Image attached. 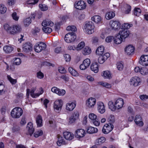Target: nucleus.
Instances as JSON below:
<instances>
[{
	"mask_svg": "<svg viewBox=\"0 0 148 148\" xmlns=\"http://www.w3.org/2000/svg\"><path fill=\"white\" fill-rule=\"evenodd\" d=\"M91 20L96 23H101L102 18L98 15H95L91 18Z\"/></svg>",
	"mask_w": 148,
	"mask_h": 148,
	"instance_id": "nucleus-28",
	"label": "nucleus"
},
{
	"mask_svg": "<svg viewBox=\"0 0 148 148\" xmlns=\"http://www.w3.org/2000/svg\"><path fill=\"white\" fill-rule=\"evenodd\" d=\"M77 28L74 25L69 26L66 27V30L68 31H71L75 32L77 30Z\"/></svg>",
	"mask_w": 148,
	"mask_h": 148,
	"instance_id": "nucleus-47",
	"label": "nucleus"
},
{
	"mask_svg": "<svg viewBox=\"0 0 148 148\" xmlns=\"http://www.w3.org/2000/svg\"><path fill=\"white\" fill-rule=\"evenodd\" d=\"M63 135L64 138L67 140H71L74 138L73 134L70 132L65 131L63 133Z\"/></svg>",
	"mask_w": 148,
	"mask_h": 148,
	"instance_id": "nucleus-21",
	"label": "nucleus"
},
{
	"mask_svg": "<svg viewBox=\"0 0 148 148\" xmlns=\"http://www.w3.org/2000/svg\"><path fill=\"white\" fill-rule=\"evenodd\" d=\"M113 39V37L112 36H109L106 38V41L107 42H110L112 41Z\"/></svg>",
	"mask_w": 148,
	"mask_h": 148,
	"instance_id": "nucleus-62",
	"label": "nucleus"
},
{
	"mask_svg": "<svg viewBox=\"0 0 148 148\" xmlns=\"http://www.w3.org/2000/svg\"><path fill=\"white\" fill-rule=\"evenodd\" d=\"M86 134L85 130H76L75 136L76 138L79 139L83 137Z\"/></svg>",
	"mask_w": 148,
	"mask_h": 148,
	"instance_id": "nucleus-23",
	"label": "nucleus"
},
{
	"mask_svg": "<svg viewBox=\"0 0 148 148\" xmlns=\"http://www.w3.org/2000/svg\"><path fill=\"white\" fill-rule=\"evenodd\" d=\"M43 27L42 28V29L45 33H50L52 31V29L51 28L47 26Z\"/></svg>",
	"mask_w": 148,
	"mask_h": 148,
	"instance_id": "nucleus-38",
	"label": "nucleus"
},
{
	"mask_svg": "<svg viewBox=\"0 0 148 148\" xmlns=\"http://www.w3.org/2000/svg\"><path fill=\"white\" fill-rule=\"evenodd\" d=\"M58 70L59 72L61 73H65L66 72V70L62 66H60L59 67Z\"/></svg>",
	"mask_w": 148,
	"mask_h": 148,
	"instance_id": "nucleus-54",
	"label": "nucleus"
},
{
	"mask_svg": "<svg viewBox=\"0 0 148 148\" xmlns=\"http://www.w3.org/2000/svg\"><path fill=\"white\" fill-rule=\"evenodd\" d=\"M131 85H132L135 86H138L140 82V78L138 77H135L132 78L130 81Z\"/></svg>",
	"mask_w": 148,
	"mask_h": 148,
	"instance_id": "nucleus-20",
	"label": "nucleus"
},
{
	"mask_svg": "<svg viewBox=\"0 0 148 148\" xmlns=\"http://www.w3.org/2000/svg\"><path fill=\"white\" fill-rule=\"evenodd\" d=\"M90 64V60L88 58H86L83 61L82 64L80 66V69L82 70H85L89 66Z\"/></svg>",
	"mask_w": 148,
	"mask_h": 148,
	"instance_id": "nucleus-10",
	"label": "nucleus"
},
{
	"mask_svg": "<svg viewBox=\"0 0 148 148\" xmlns=\"http://www.w3.org/2000/svg\"><path fill=\"white\" fill-rule=\"evenodd\" d=\"M7 78L8 80L12 85L15 84L17 82L16 79H14L12 78L10 75L7 76Z\"/></svg>",
	"mask_w": 148,
	"mask_h": 148,
	"instance_id": "nucleus-45",
	"label": "nucleus"
},
{
	"mask_svg": "<svg viewBox=\"0 0 148 148\" xmlns=\"http://www.w3.org/2000/svg\"><path fill=\"white\" fill-rule=\"evenodd\" d=\"M43 132L42 130H36L34 133V136L36 138H37L39 136L43 134Z\"/></svg>",
	"mask_w": 148,
	"mask_h": 148,
	"instance_id": "nucleus-41",
	"label": "nucleus"
},
{
	"mask_svg": "<svg viewBox=\"0 0 148 148\" xmlns=\"http://www.w3.org/2000/svg\"><path fill=\"white\" fill-rule=\"evenodd\" d=\"M91 52V49L88 47H86L82 50V53L84 55H88Z\"/></svg>",
	"mask_w": 148,
	"mask_h": 148,
	"instance_id": "nucleus-30",
	"label": "nucleus"
},
{
	"mask_svg": "<svg viewBox=\"0 0 148 148\" xmlns=\"http://www.w3.org/2000/svg\"><path fill=\"white\" fill-rule=\"evenodd\" d=\"M39 7L41 10L43 11L47 10L48 9L47 6L45 4H40Z\"/></svg>",
	"mask_w": 148,
	"mask_h": 148,
	"instance_id": "nucleus-51",
	"label": "nucleus"
},
{
	"mask_svg": "<svg viewBox=\"0 0 148 148\" xmlns=\"http://www.w3.org/2000/svg\"><path fill=\"white\" fill-rule=\"evenodd\" d=\"M141 10L138 8H135L134 9V14L137 16H139L141 13Z\"/></svg>",
	"mask_w": 148,
	"mask_h": 148,
	"instance_id": "nucleus-44",
	"label": "nucleus"
},
{
	"mask_svg": "<svg viewBox=\"0 0 148 148\" xmlns=\"http://www.w3.org/2000/svg\"><path fill=\"white\" fill-rule=\"evenodd\" d=\"M23 51L25 53L30 52L32 49V44L30 42L25 43L23 45Z\"/></svg>",
	"mask_w": 148,
	"mask_h": 148,
	"instance_id": "nucleus-13",
	"label": "nucleus"
},
{
	"mask_svg": "<svg viewBox=\"0 0 148 148\" xmlns=\"http://www.w3.org/2000/svg\"><path fill=\"white\" fill-rule=\"evenodd\" d=\"M139 62L140 64L143 66H148V55H142L140 57Z\"/></svg>",
	"mask_w": 148,
	"mask_h": 148,
	"instance_id": "nucleus-8",
	"label": "nucleus"
},
{
	"mask_svg": "<svg viewBox=\"0 0 148 148\" xmlns=\"http://www.w3.org/2000/svg\"><path fill=\"white\" fill-rule=\"evenodd\" d=\"M134 49L135 48L133 46L129 45L125 47V51L127 55H130L134 53Z\"/></svg>",
	"mask_w": 148,
	"mask_h": 148,
	"instance_id": "nucleus-16",
	"label": "nucleus"
},
{
	"mask_svg": "<svg viewBox=\"0 0 148 148\" xmlns=\"http://www.w3.org/2000/svg\"><path fill=\"white\" fill-rule=\"evenodd\" d=\"M35 16L34 14H32V16L27 18L23 20V24L25 27H27L31 23L32 19H34Z\"/></svg>",
	"mask_w": 148,
	"mask_h": 148,
	"instance_id": "nucleus-17",
	"label": "nucleus"
},
{
	"mask_svg": "<svg viewBox=\"0 0 148 148\" xmlns=\"http://www.w3.org/2000/svg\"><path fill=\"white\" fill-rule=\"evenodd\" d=\"M43 74L40 71H39L37 73V77L39 78L42 79L43 78Z\"/></svg>",
	"mask_w": 148,
	"mask_h": 148,
	"instance_id": "nucleus-60",
	"label": "nucleus"
},
{
	"mask_svg": "<svg viewBox=\"0 0 148 148\" xmlns=\"http://www.w3.org/2000/svg\"><path fill=\"white\" fill-rule=\"evenodd\" d=\"M123 40V39L118 35L114 38V41L115 44H119L121 43Z\"/></svg>",
	"mask_w": 148,
	"mask_h": 148,
	"instance_id": "nucleus-34",
	"label": "nucleus"
},
{
	"mask_svg": "<svg viewBox=\"0 0 148 148\" xmlns=\"http://www.w3.org/2000/svg\"><path fill=\"white\" fill-rule=\"evenodd\" d=\"M36 121L37 127H41L42 126V119L41 115L39 114L37 116Z\"/></svg>",
	"mask_w": 148,
	"mask_h": 148,
	"instance_id": "nucleus-26",
	"label": "nucleus"
},
{
	"mask_svg": "<svg viewBox=\"0 0 148 148\" xmlns=\"http://www.w3.org/2000/svg\"><path fill=\"white\" fill-rule=\"evenodd\" d=\"M85 46V43L83 41L80 42L76 47V50L79 51L82 49Z\"/></svg>",
	"mask_w": 148,
	"mask_h": 148,
	"instance_id": "nucleus-40",
	"label": "nucleus"
},
{
	"mask_svg": "<svg viewBox=\"0 0 148 148\" xmlns=\"http://www.w3.org/2000/svg\"><path fill=\"white\" fill-rule=\"evenodd\" d=\"M63 105L62 101L61 100H58L56 101L54 103V109L56 111L60 110Z\"/></svg>",
	"mask_w": 148,
	"mask_h": 148,
	"instance_id": "nucleus-12",
	"label": "nucleus"
},
{
	"mask_svg": "<svg viewBox=\"0 0 148 148\" xmlns=\"http://www.w3.org/2000/svg\"><path fill=\"white\" fill-rule=\"evenodd\" d=\"M23 114L22 109L19 107H16L13 108L11 113V116L14 118H19Z\"/></svg>",
	"mask_w": 148,
	"mask_h": 148,
	"instance_id": "nucleus-3",
	"label": "nucleus"
},
{
	"mask_svg": "<svg viewBox=\"0 0 148 148\" xmlns=\"http://www.w3.org/2000/svg\"><path fill=\"white\" fill-rule=\"evenodd\" d=\"M42 25L43 26H50L52 27L53 25V23L49 20H46L42 22Z\"/></svg>",
	"mask_w": 148,
	"mask_h": 148,
	"instance_id": "nucleus-29",
	"label": "nucleus"
},
{
	"mask_svg": "<svg viewBox=\"0 0 148 148\" xmlns=\"http://www.w3.org/2000/svg\"><path fill=\"white\" fill-rule=\"evenodd\" d=\"M91 70L95 73H97L99 71L98 65L97 62L93 63L90 66Z\"/></svg>",
	"mask_w": 148,
	"mask_h": 148,
	"instance_id": "nucleus-27",
	"label": "nucleus"
},
{
	"mask_svg": "<svg viewBox=\"0 0 148 148\" xmlns=\"http://www.w3.org/2000/svg\"><path fill=\"white\" fill-rule=\"evenodd\" d=\"M66 92L64 90H60L59 89L57 94L60 96H63L65 93Z\"/></svg>",
	"mask_w": 148,
	"mask_h": 148,
	"instance_id": "nucleus-55",
	"label": "nucleus"
},
{
	"mask_svg": "<svg viewBox=\"0 0 148 148\" xmlns=\"http://www.w3.org/2000/svg\"><path fill=\"white\" fill-rule=\"evenodd\" d=\"M5 30L9 34L15 35L20 33L22 30L21 26L18 25H14L10 26L8 24L4 25Z\"/></svg>",
	"mask_w": 148,
	"mask_h": 148,
	"instance_id": "nucleus-1",
	"label": "nucleus"
},
{
	"mask_svg": "<svg viewBox=\"0 0 148 148\" xmlns=\"http://www.w3.org/2000/svg\"><path fill=\"white\" fill-rule=\"evenodd\" d=\"M140 73L142 75H145L148 73V69L146 67H142L140 69Z\"/></svg>",
	"mask_w": 148,
	"mask_h": 148,
	"instance_id": "nucleus-42",
	"label": "nucleus"
},
{
	"mask_svg": "<svg viewBox=\"0 0 148 148\" xmlns=\"http://www.w3.org/2000/svg\"><path fill=\"white\" fill-rule=\"evenodd\" d=\"M57 136L58 140L57 142V144L58 146H60L62 145L66 144L64 140L60 135L58 134Z\"/></svg>",
	"mask_w": 148,
	"mask_h": 148,
	"instance_id": "nucleus-24",
	"label": "nucleus"
},
{
	"mask_svg": "<svg viewBox=\"0 0 148 148\" xmlns=\"http://www.w3.org/2000/svg\"><path fill=\"white\" fill-rule=\"evenodd\" d=\"M130 34V32L128 30L121 29L119 32V35L124 40L129 36Z\"/></svg>",
	"mask_w": 148,
	"mask_h": 148,
	"instance_id": "nucleus-14",
	"label": "nucleus"
},
{
	"mask_svg": "<svg viewBox=\"0 0 148 148\" xmlns=\"http://www.w3.org/2000/svg\"><path fill=\"white\" fill-rule=\"evenodd\" d=\"M75 7L77 9L82 10L86 8V4L83 1H80L75 2Z\"/></svg>",
	"mask_w": 148,
	"mask_h": 148,
	"instance_id": "nucleus-9",
	"label": "nucleus"
},
{
	"mask_svg": "<svg viewBox=\"0 0 148 148\" xmlns=\"http://www.w3.org/2000/svg\"><path fill=\"white\" fill-rule=\"evenodd\" d=\"M66 61V62H69L71 59V56L69 54H66L64 55Z\"/></svg>",
	"mask_w": 148,
	"mask_h": 148,
	"instance_id": "nucleus-57",
	"label": "nucleus"
},
{
	"mask_svg": "<svg viewBox=\"0 0 148 148\" xmlns=\"http://www.w3.org/2000/svg\"><path fill=\"white\" fill-rule=\"evenodd\" d=\"M21 63V59L18 58H16L14 60L13 64L16 65H19Z\"/></svg>",
	"mask_w": 148,
	"mask_h": 148,
	"instance_id": "nucleus-50",
	"label": "nucleus"
},
{
	"mask_svg": "<svg viewBox=\"0 0 148 148\" xmlns=\"http://www.w3.org/2000/svg\"><path fill=\"white\" fill-rule=\"evenodd\" d=\"M12 16L13 19L15 21H17L19 18V17L17 16L16 13L15 12H14L12 14Z\"/></svg>",
	"mask_w": 148,
	"mask_h": 148,
	"instance_id": "nucleus-64",
	"label": "nucleus"
},
{
	"mask_svg": "<svg viewBox=\"0 0 148 148\" xmlns=\"http://www.w3.org/2000/svg\"><path fill=\"white\" fill-rule=\"evenodd\" d=\"M62 51V48L61 47H58L56 48L55 49L54 52L57 53H60Z\"/></svg>",
	"mask_w": 148,
	"mask_h": 148,
	"instance_id": "nucleus-63",
	"label": "nucleus"
},
{
	"mask_svg": "<svg viewBox=\"0 0 148 148\" xmlns=\"http://www.w3.org/2000/svg\"><path fill=\"white\" fill-rule=\"evenodd\" d=\"M117 67L119 70L121 71L123 69L124 66L123 65L121 62H118L116 64Z\"/></svg>",
	"mask_w": 148,
	"mask_h": 148,
	"instance_id": "nucleus-52",
	"label": "nucleus"
},
{
	"mask_svg": "<svg viewBox=\"0 0 148 148\" xmlns=\"http://www.w3.org/2000/svg\"><path fill=\"white\" fill-rule=\"evenodd\" d=\"M79 116V114L78 111H74L72 116L69 119V123L70 124L74 122L75 120L78 119Z\"/></svg>",
	"mask_w": 148,
	"mask_h": 148,
	"instance_id": "nucleus-18",
	"label": "nucleus"
},
{
	"mask_svg": "<svg viewBox=\"0 0 148 148\" xmlns=\"http://www.w3.org/2000/svg\"><path fill=\"white\" fill-rule=\"evenodd\" d=\"M89 118L91 120L94 121L97 119V116L94 113L90 114L88 116Z\"/></svg>",
	"mask_w": 148,
	"mask_h": 148,
	"instance_id": "nucleus-49",
	"label": "nucleus"
},
{
	"mask_svg": "<svg viewBox=\"0 0 148 148\" xmlns=\"http://www.w3.org/2000/svg\"><path fill=\"white\" fill-rule=\"evenodd\" d=\"M5 88V86L1 82H0V95L4 92L3 90Z\"/></svg>",
	"mask_w": 148,
	"mask_h": 148,
	"instance_id": "nucleus-56",
	"label": "nucleus"
},
{
	"mask_svg": "<svg viewBox=\"0 0 148 148\" xmlns=\"http://www.w3.org/2000/svg\"><path fill=\"white\" fill-rule=\"evenodd\" d=\"M109 108L112 111H114L116 110L115 103L114 104L112 101H110L108 103Z\"/></svg>",
	"mask_w": 148,
	"mask_h": 148,
	"instance_id": "nucleus-35",
	"label": "nucleus"
},
{
	"mask_svg": "<svg viewBox=\"0 0 148 148\" xmlns=\"http://www.w3.org/2000/svg\"><path fill=\"white\" fill-rule=\"evenodd\" d=\"M132 26L133 25L132 24L125 23L123 24L122 25L121 29L127 30L128 29L130 28V27H132Z\"/></svg>",
	"mask_w": 148,
	"mask_h": 148,
	"instance_id": "nucleus-39",
	"label": "nucleus"
},
{
	"mask_svg": "<svg viewBox=\"0 0 148 148\" xmlns=\"http://www.w3.org/2000/svg\"><path fill=\"white\" fill-rule=\"evenodd\" d=\"M109 123H113L115 122V118L114 115H111L108 118L107 120Z\"/></svg>",
	"mask_w": 148,
	"mask_h": 148,
	"instance_id": "nucleus-43",
	"label": "nucleus"
},
{
	"mask_svg": "<svg viewBox=\"0 0 148 148\" xmlns=\"http://www.w3.org/2000/svg\"><path fill=\"white\" fill-rule=\"evenodd\" d=\"M76 103L75 102L70 101L66 104V109L69 111H72L75 108Z\"/></svg>",
	"mask_w": 148,
	"mask_h": 148,
	"instance_id": "nucleus-19",
	"label": "nucleus"
},
{
	"mask_svg": "<svg viewBox=\"0 0 148 148\" xmlns=\"http://www.w3.org/2000/svg\"><path fill=\"white\" fill-rule=\"evenodd\" d=\"M109 25L112 29L115 30L119 29L121 27V24L118 20H110L109 22Z\"/></svg>",
	"mask_w": 148,
	"mask_h": 148,
	"instance_id": "nucleus-5",
	"label": "nucleus"
},
{
	"mask_svg": "<svg viewBox=\"0 0 148 148\" xmlns=\"http://www.w3.org/2000/svg\"><path fill=\"white\" fill-rule=\"evenodd\" d=\"M102 76L105 78L110 79L112 77V75L110 71H103Z\"/></svg>",
	"mask_w": 148,
	"mask_h": 148,
	"instance_id": "nucleus-32",
	"label": "nucleus"
},
{
	"mask_svg": "<svg viewBox=\"0 0 148 148\" xmlns=\"http://www.w3.org/2000/svg\"><path fill=\"white\" fill-rule=\"evenodd\" d=\"M113 123H109L105 124L103 127L102 130H106V129L113 130L114 128V125Z\"/></svg>",
	"mask_w": 148,
	"mask_h": 148,
	"instance_id": "nucleus-37",
	"label": "nucleus"
},
{
	"mask_svg": "<svg viewBox=\"0 0 148 148\" xmlns=\"http://www.w3.org/2000/svg\"><path fill=\"white\" fill-rule=\"evenodd\" d=\"M13 49L14 48L11 45H5L3 48V50L4 52L7 53L11 52Z\"/></svg>",
	"mask_w": 148,
	"mask_h": 148,
	"instance_id": "nucleus-25",
	"label": "nucleus"
},
{
	"mask_svg": "<svg viewBox=\"0 0 148 148\" xmlns=\"http://www.w3.org/2000/svg\"><path fill=\"white\" fill-rule=\"evenodd\" d=\"M104 47L103 46H101L99 47L97 49L96 53L97 54L99 55L103 54L104 51Z\"/></svg>",
	"mask_w": 148,
	"mask_h": 148,
	"instance_id": "nucleus-33",
	"label": "nucleus"
},
{
	"mask_svg": "<svg viewBox=\"0 0 148 148\" xmlns=\"http://www.w3.org/2000/svg\"><path fill=\"white\" fill-rule=\"evenodd\" d=\"M76 38L75 34L73 32H69L65 35L64 40L67 43H71L74 42Z\"/></svg>",
	"mask_w": 148,
	"mask_h": 148,
	"instance_id": "nucleus-4",
	"label": "nucleus"
},
{
	"mask_svg": "<svg viewBox=\"0 0 148 148\" xmlns=\"http://www.w3.org/2000/svg\"><path fill=\"white\" fill-rule=\"evenodd\" d=\"M115 16V13L112 11H110L107 12L106 14V18L107 19L110 20L113 18Z\"/></svg>",
	"mask_w": 148,
	"mask_h": 148,
	"instance_id": "nucleus-31",
	"label": "nucleus"
},
{
	"mask_svg": "<svg viewBox=\"0 0 148 148\" xmlns=\"http://www.w3.org/2000/svg\"><path fill=\"white\" fill-rule=\"evenodd\" d=\"M96 103V99L93 97L88 98L86 101V105L89 108H93Z\"/></svg>",
	"mask_w": 148,
	"mask_h": 148,
	"instance_id": "nucleus-7",
	"label": "nucleus"
},
{
	"mask_svg": "<svg viewBox=\"0 0 148 148\" xmlns=\"http://www.w3.org/2000/svg\"><path fill=\"white\" fill-rule=\"evenodd\" d=\"M46 45L45 43L42 42H40L36 44L34 46L35 51L37 52H39L42 50L45 49Z\"/></svg>",
	"mask_w": 148,
	"mask_h": 148,
	"instance_id": "nucleus-6",
	"label": "nucleus"
},
{
	"mask_svg": "<svg viewBox=\"0 0 148 148\" xmlns=\"http://www.w3.org/2000/svg\"><path fill=\"white\" fill-rule=\"evenodd\" d=\"M106 140V138L103 137H102L98 139L97 140V143L98 144H100L104 143Z\"/></svg>",
	"mask_w": 148,
	"mask_h": 148,
	"instance_id": "nucleus-48",
	"label": "nucleus"
},
{
	"mask_svg": "<svg viewBox=\"0 0 148 148\" xmlns=\"http://www.w3.org/2000/svg\"><path fill=\"white\" fill-rule=\"evenodd\" d=\"M134 121L136 124L140 126H142L143 125L142 118L140 115H137L136 116Z\"/></svg>",
	"mask_w": 148,
	"mask_h": 148,
	"instance_id": "nucleus-22",
	"label": "nucleus"
},
{
	"mask_svg": "<svg viewBox=\"0 0 148 148\" xmlns=\"http://www.w3.org/2000/svg\"><path fill=\"white\" fill-rule=\"evenodd\" d=\"M36 90V88H33L31 89L30 91L31 95L33 98H36L39 96V95L38 94V93H37L36 94L34 93V92Z\"/></svg>",
	"mask_w": 148,
	"mask_h": 148,
	"instance_id": "nucleus-36",
	"label": "nucleus"
},
{
	"mask_svg": "<svg viewBox=\"0 0 148 148\" xmlns=\"http://www.w3.org/2000/svg\"><path fill=\"white\" fill-rule=\"evenodd\" d=\"M97 110L101 114L104 113L106 111L105 106L103 103L99 101L97 103Z\"/></svg>",
	"mask_w": 148,
	"mask_h": 148,
	"instance_id": "nucleus-11",
	"label": "nucleus"
},
{
	"mask_svg": "<svg viewBox=\"0 0 148 148\" xmlns=\"http://www.w3.org/2000/svg\"><path fill=\"white\" fill-rule=\"evenodd\" d=\"M124 103L123 99L119 98L116 100L115 102V107L116 109H119L123 106Z\"/></svg>",
	"mask_w": 148,
	"mask_h": 148,
	"instance_id": "nucleus-15",
	"label": "nucleus"
},
{
	"mask_svg": "<svg viewBox=\"0 0 148 148\" xmlns=\"http://www.w3.org/2000/svg\"><path fill=\"white\" fill-rule=\"evenodd\" d=\"M6 10V8L4 5H0V12L1 14H4Z\"/></svg>",
	"mask_w": 148,
	"mask_h": 148,
	"instance_id": "nucleus-46",
	"label": "nucleus"
},
{
	"mask_svg": "<svg viewBox=\"0 0 148 148\" xmlns=\"http://www.w3.org/2000/svg\"><path fill=\"white\" fill-rule=\"evenodd\" d=\"M60 78L66 81H68L69 80V77L66 75H64L61 76Z\"/></svg>",
	"mask_w": 148,
	"mask_h": 148,
	"instance_id": "nucleus-58",
	"label": "nucleus"
},
{
	"mask_svg": "<svg viewBox=\"0 0 148 148\" xmlns=\"http://www.w3.org/2000/svg\"><path fill=\"white\" fill-rule=\"evenodd\" d=\"M95 26L92 21L86 22L84 26V29L86 34H91L94 32Z\"/></svg>",
	"mask_w": 148,
	"mask_h": 148,
	"instance_id": "nucleus-2",
	"label": "nucleus"
},
{
	"mask_svg": "<svg viewBox=\"0 0 148 148\" xmlns=\"http://www.w3.org/2000/svg\"><path fill=\"white\" fill-rule=\"evenodd\" d=\"M106 60H105L102 56H100L98 59V61L100 64L103 63Z\"/></svg>",
	"mask_w": 148,
	"mask_h": 148,
	"instance_id": "nucleus-61",
	"label": "nucleus"
},
{
	"mask_svg": "<svg viewBox=\"0 0 148 148\" xmlns=\"http://www.w3.org/2000/svg\"><path fill=\"white\" fill-rule=\"evenodd\" d=\"M140 99L143 100L145 101L146 99H148V95H143L140 96Z\"/></svg>",
	"mask_w": 148,
	"mask_h": 148,
	"instance_id": "nucleus-59",
	"label": "nucleus"
},
{
	"mask_svg": "<svg viewBox=\"0 0 148 148\" xmlns=\"http://www.w3.org/2000/svg\"><path fill=\"white\" fill-rule=\"evenodd\" d=\"M27 130H34L33 127V124L31 122L28 123L27 125Z\"/></svg>",
	"mask_w": 148,
	"mask_h": 148,
	"instance_id": "nucleus-53",
	"label": "nucleus"
}]
</instances>
